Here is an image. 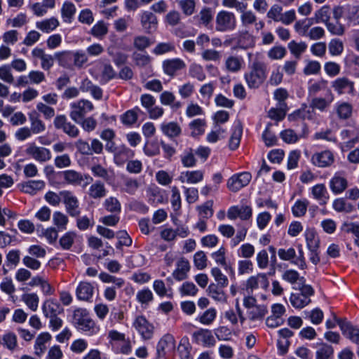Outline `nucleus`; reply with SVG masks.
<instances>
[{"label": "nucleus", "instance_id": "nucleus-1", "mask_svg": "<svg viewBox=\"0 0 359 359\" xmlns=\"http://www.w3.org/2000/svg\"><path fill=\"white\" fill-rule=\"evenodd\" d=\"M267 76V66L264 62L255 61L250 67V70L245 73L244 79L249 88H259Z\"/></svg>", "mask_w": 359, "mask_h": 359}, {"label": "nucleus", "instance_id": "nucleus-2", "mask_svg": "<svg viewBox=\"0 0 359 359\" xmlns=\"http://www.w3.org/2000/svg\"><path fill=\"white\" fill-rule=\"evenodd\" d=\"M290 297V302L295 309H302L311 302V297L314 294V289L310 285L305 284L294 289Z\"/></svg>", "mask_w": 359, "mask_h": 359}, {"label": "nucleus", "instance_id": "nucleus-3", "mask_svg": "<svg viewBox=\"0 0 359 359\" xmlns=\"http://www.w3.org/2000/svg\"><path fill=\"white\" fill-rule=\"evenodd\" d=\"M237 20L233 13L227 11H219L215 18V29L220 32H231L236 29Z\"/></svg>", "mask_w": 359, "mask_h": 359}, {"label": "nucleus", "instance_id": "nucleus-4", "mask_svg": "<svg viewBox=\"0 0 359 359\" xmlns=\"http://www.w3.org/2000/svg\"><path fill=\"white\" fill-rule=\"evenodd\" d=\"M156 99L151 94L144 93L140 96V103L146 109L149 117L151 119H158L164 114V109L162 107L156 105Z\"/></svg>", "mask_w": 359, "mask_h": 359}, {"label": "nucleus", "instance_id": "nucleus-5", "mask_svg": "<svg viewBox=\"0 0 359 359\" xmlns=\"http://www.w3.org/2000/svg\"><path fill=\"white\" fill-rule=\"evenodd\" d=\"M71 111L69 116L75 122H79V119L83 118L86 114L93 110V103L88 100H80L74 102L70 104Z\"/></svg>", "mask_w": 359, "mask_h": 359}, {"label": "nucleus", "instance_id": "nucleus-6", "mask_svg": "<svg viewBox=\"0 0 359 359\" xmlns=\"http://www.w3.org/2000/svg\"><path fill=\"white\" fill-rule=\"evenodd\" d=\"M25 154L39 163H45L51 159L52 155L49 149L37 146L34 142L27 144Z\"/></svg>", "mask_w": 359, "mask_h": 359}, {"label": "nucleus", "instance_id": "nucleus-7", "mask_svg": "<svg viewBox=\"0 0 359 359\" xmlns=\"http://www.w3.org/2000/svg\"><path fill=\"white\" fill-rule=\"evenodd\" d=\"M252 180V175L249 172H242L233 174L226 182V187L232 192H238L243 187H247Z\"/></svg>", "mask_w": 359, "mask_h": 359}, {"label": "nucleus", "instance_id": "nucleus-8", "mask_svg": "<svg viewBox=\"0 0 359 359\" xmlns=\"http://www.w3.org/2000/svg\"><path fill=\"white\" fill-rule=\"evenodd\" d=\"M331 87L339 95H353L355 83L346 76L339 77L331 82Z\"/></svg>", "mask_w": 359, "mask_h": 359}, {"label": "nucleus", "instance_id": "nucleus-9", "mask_svg": "<svg viewBox=\"0 0 359 359\" xmlns=\"http://www.w3.org/2000/svg\"><path fill=\"white\" fill-rule=\"evenodd\" d=\"M60 195L62 197L67 212L72 217L79 216L81 210L77 197L69 191H60Z\"/></svg>", "mask_w": 359, "mask_h": 359}, {"label": "nucleus", "instance_id": "nucleus-10", "mask_svg": "<svg viewBox=\"0 0 359 359\" xmlns=\"http://www.w3.org/2000/svg\"><path fill=\"white\" fill-rule=\"evenodd\" d=\"M53 124L55 128L62 130L72 138L77 137L79 135V129L74 124L69 122L65 115L57 116L54 119Z\"/></svg>", "mask_w": 359, "mask_h": 359}, {"label": "nucleus", "instance_id": "nucleus-11", "mask_svg": "<svg viewBox=\"0 0 359 359\" xmlns=\"http://www.w3.org/2000/svg\"><path fill=\"white\" fill-rule=\"evenodd\" d=\"M34 62L36 63L37 60H41V67L44 71H49L55 62V55H52L46 53L45 50L39 47L34 48L31 53Z\"/></svg>", "mask_w": 359, "mask_h": 359}, {"label": "nucleus", "instance_id": "nucleus-12", "mask_svg": "<svg viewBox=\"0 0 359 359\" xmlns=\"http://www.w3.org/2000/svg\"><path fill=\"white\" fill-rule=\"evenodd\" d=\"M133 325L144 339L147 340L152 338L154 327L144 316H137Z\"/></svg>", "mask_w": 359, "mask_h": 359}, {"label": "nucleus", "instance_id": "nucleus-13", "mask_svg": "<svg viewBox=\"0 0 359 359\" xmlns=\"http://www.w3.org/2000/svg\"><path fill=\"white\" fill-rule=\"evenodd\" d=\"M252 217V208L248 205H233L227 210V217L230 220L237 218L241 220H249Z\"/></svg>", "mask_w": 359, "mask_h": 359}, {"label": "nucleus", "instance_id": "nucleus-14", "mask_svg": "<svg viewBox=\"0 0 359 359\" xmlns=\"http://www.w3.org/2000/svg\"><path fill=\"white\" fill-rule=\"evenodd\" d=\"M175 349V340L172 335L167 334L158 341L156 347V353L158 358L171 354Z\"/></svg>", "mask_w": 359, "mask_h": 359}, {"label": "nucleus", "instance_id": "nucleus-15", "mask_svg": "<svg viewBox=\"0 0 359 359\" xmlns=\"http://www.w3.org/2000/svg\"><path fill=\"white\" fill-rule=\"evenodd\" d=\"M335 319L344 336L359 346V328L346 320Z\"/></svg>", "mask_w": 359, "mask_h": 359}, {"label": "nucleus", "instance_id": "nucleus-16", "mask_svg": "<svg viewBox=\"0 0 359 359\" xmlns=\"http://www.w3.org/2000/svg\"><path fill=\"white\" fill-rule=\"evenodd\" d=\"M139 18L142 29L147 33L154 32L158 27V19L151 11H144L139 14Z\"/></svg>", "mask_w": 359, "mask_h": 359}, {"label": "nucleus", "instance_id": "nucleus-17", "mask_svg": "<svg viewBox=\"0 0 359 359\" xmlns=\"http://www.w3.org/2000/svg\"><path fill=\"white\" fill-rule=\"evenodd\" d=\"M311 163L319 168L330 166L334 161V156L330 150L316 152L311 158Z\"/></svg>", "mask_w": 359, "mask_h": 359}, {"label": "nucleus", "instance_id": "nucleus-18", "mask_svg": "<svg viewBox=\"0 0 359 359\" xmlns=\"http://www.w3.org/2000/svg\"><path fill=\"white\" fill-rule=\"evenodd\" d=\"M162 67L164 74L171 77L176 75L177 72L184 69L186 64L180 58L167 59L163 61Z\"/></svg>", "mask_w": 359, "mask_h": 359}, {"label": "nucleus", "instance_id": "nucleus-19", "mask_svg": "<svg viewBox=\"0 0 359 359\" xmlns=\"http://www.w3.org/2000/svg\"><path fill=\"white\" fill-rule=\"evenodd\" d=\"M194 341L205 347H212L215 345L216 341L209 330L200 329L193 333Z\"/></svg>", "mask_w": 359, "mask_h": 359}, {"label": "nucleus", "instance_id": "nucleus-20", "mask_svg": "<svg viewBox=\"0 0 359 359\" xmlns=\"http://www.w3.org/2000/svg\"><path fill=\"white\" fill-rule=\"evenodd\" d=\"M95 287L92 283L81 281L76 288V296L79 300L91 302L94 294Z\"/></svg>", "mask_w": 359, "mask_h": 359}, {"label": "nucleus", "instance_id": "nucleus-21", "mask_svg": "<svg viewBox=\"0 0 359 359\" xmlns=\"http://www.w3.org/2000/svg\"><path fill=\"white\" fill-rule=\"evenodd\" d=\"M191 266L189 260L184 257L180 258L176 262V269L173 271L172 276L175 280L182 281L188 278Z\"/></svg>", "mask_w": 359, "mask_h": 359}, {"label": "nucleus", "instance_id": "nucleus-22", "mask_svg": "<svg viewBox=\"0 0 359 359\" xmlns=\"http://www.w3.org/2000/svg\"><path fill=\"white\" fill-rule=\"evenodd\" d=\"M204 171L201 170H187L180 172L178 180L182 183L198 184L203 180Z\"/></svg>", "mask_w": 359, "mask_h": 359}, {"label": "nucleus", "instance_id": "nucleus-23", "mask_svg": "<svg viewBox=\"0 0 359 359\" xmlns=\"http://www.w3.org/2000/svg\"><path fill=\"white\" fill-rule=\"evenodd\" d=\"M326 91L328 94L332 93L328 87L327 80L320 79L318 80H310L308 86V94L310 97H316L320 92Z\"/></svg>", "mask_w": 359, "mask_h": 359}, {"label": "nucleus", "instance_id": "nucleus-24", "mask_svg": "<svg viewBox=\"0 0 359 359\" xmlns=\"http://www.w3.org/2000/svg\"><path fill=\"white\" fill-rule=\"evenodd\" d=\"M269 285V282L265 273H258L256 276H250L246 281L245 287L247 290L252 292L257 289L259 286L266 289Z\"/></svg>", "mask_w": 359, "mask_h": 359}, {"label": "nucleus", "instance_id": "nucleus-25", "mask_svg": "<svg viewBox=\"0 0 359 359\" xmlns=\"http://www.w3.org/2000/svg\"><path fill=\"white\" fill-rule=\"evenodd\" d=\"M341 137L344 141L341 145L343 150L352 148L359 141V133L355 129L343 130Z\"/></svg>", "mask_w": 359, "mask_h": 359}, {"label": "nucleus", "instance_id": "nucleus-26", "mask_svg": "<svg viewBox=\"0 0 359 359\" xmlns=\"http://www.w3.org/2000/svg\"><path fill=\"white\" fill-rule=\"evenodd\" d=\"M42 311L46 318L57 316L63 311V309L57 299L50 298L44 301Z\"/></svg>", "mask_w": 359, "mask_h": 359}, {"label": "nucleus", "instance_id": "nucleus-27", "mask_svg": "<svg viewBox=\"0 0 359 359\" xmlns=\"http://www.w3.org/2000/svg\"><path fill=\"white\" fill-rule=\"evenodd\" d=\"M311 194L312 197L316 200L320 205H326L330 199L327 189L324 184H317L312 187Z\"/></svg>", "mask_w": 359, "mask_h": 359}, {"label": "nucleus", "instance_id": "nucleus-28", "mask_svg": "<svg viewBox=\"0 0 359 359\" xmlns=\"http://www.w3.org/2000/svg\"><path fill=\"white\" fill-rule=\"evenodd\" d=\"M63 175L65 180L72 184H81L82 181L86 180V182L84 185L86 186L90 182H93V178L90 175H86L83 176L80 172L73 170H66L64 172Z\"/></svg>", "mask_w": 359, "mask_h": 359}, {"label": "nucleus", "instance_id": "nucleus-29", "mask_svg": "<svg viewBox=\"0 0 359 359\" xmlns=\"http://www.w3.org/2000/svg\"><path fill=\"white\" fill-rule=\"evenodd\" d=\"M282 278L290 283L293 290L306 284L304 277L300 276L299 273L294 269H288L284 271Z\"/></svg>", "mask_w": 359, "mask_h": 359}, {"label": "nucleus", "instance_id": "nucleus-30", "mask_svg": "<svg viewBox=\"0 0 359 359\" xmlns=\"http://www.w3.org/2000/svg\"><path fill=\"white\" fill-rule=\"evenodd\" d=\"M244 65V60L241 56L229 55L224 62L225 69L231 73L241 71Z\"/></svg>", "mask_w": 359, "mask_h": 359}, {"label": "nucleus", "instance_id": "nucleus-31", "mask_svg": "<svg viewBox=\"0 0 359 359\" xmlns=\"http://www.w3.org/2000/svg\"><path fill=\"white\" fill-rule=\"evenodd\" d=\"M51 335L48 332H43L38 335L34 344V354L41 357L45 353L46 344L51 340Z\"/></svg>", "mask_w": 359, "mask_h": 359}, {"label": "nucleus", "instance_id": "nucleus-32", "mask_svg": "<svg viewBox=\"0 0 359 359\" xmlns=\"http://www.w3.org/2000/svg\"><path fill=\"white\" fill-rule=\"evenodd\" d=\"M135 153L128 147L122 145L115 151L114 155V163L118 165H122L126 161L134 156Z\"/></svg>", "mask_w": 359, "mask_h": 359}, {"label": "nucleus", "instance_id": "nucleus-33", "mask_svg": "<svg viewBox=\"0 0 359 359\" xmlns=\"http://www.w3.org/2000/svg\"><path fill=\"white\" fill-rule=\"evenodd\" d=\"M160 128L162 133L170 138L177 137L182 133L180 125L174 121L163 122L161 124Z\"/></svg>", "mask_w": 359, "mask_h": 359}, {"label": "nucleus", "instance_id": "nucleus-34", "mask_svg": "<svg viewBox=\"0 0 359 359\" xmlns=\"http://www.w3.org/2000/svg\"><path fill=\"white\" fill-rule=\"evenodd\" d=\"M311 18L299 20L294 25V29L299 36L307 37L310 28L314 24Z\"/></svg>", "mask_w": 359, "mask_h": 359}, {"label": "nucleus", "instance_id": "nucleus-35", "mask_svg": "<svg viewBox=\"0 0 359 359\" xmlns=\"http://www.w3.org/2000/svg\"><path fill=\"white\" fill-rule=\"evenodd\" d=\"M73 52L69 50H63L55 53V60L58 65L66 69H71L73 66Z\"/></svg>", "mask_w": 359, "mask_h": 359}, {"label": "nucleus", "instance_id": "nucleus-36", "mask_svg": "<svg viewBox=\"0 0 359 359\" xmlns=\"http://www.w3.org/2000/svg\"><path fill=\"white\" fill-rule=\"evenodd\" d=\"M347 180L339 174H335L330 180V187L334 194L342 193L347 187Z\"/></svg>", "mask_w": 359, "mask_h": 359}, {"label": "nucleus", "instance_id": "nucleus-37", "mask_svg": "<svg viewBox=\"0 0 359 359\" xmlns=\"http://www.w3.org/2000/svg\"><path fill=\"white\" fill-rule=\"evenodd\" d=\"M60 25L59 20L52 17L36 22V27L44 33L54 31Z\"/></svg>", "mask_w": 359, "mask_h": 359}, {"label": "nucleus", "instance_id": "nucleus-38", "mask_svg": "<svg viewBox=\"0 0 359 359\" xmlns=\"http://www.w3.org/2000/svg\"><path fill=\"white\" fill-rule=\"evenodd\" d=\"M45 182L43 180H31L22 184L21 191L30 195H35L38 191L43 189Z\"/></svg>", "mask_w": 359, "mask_h": 359}, {"label": "nucleus", "instance_id": "nucleus-39", "mask_svg": "<svg viewBox=\"0 0 359 359\" xmlns=\"http://www.w3.org/2000/svg\"><path fill=\"white\" fill-rule=\"evenodd\" d=\"M224 287L216 283H211L208 288V295L216 302H224L226 300V295L223 290Z\"/></svg>", "mask_w": 359, "mask_h": 359}, {"label": "nucleus", "instance_id": "nucleus-40", "mask_svg": "<svg viewBox=\"0 0 359 359\" xmlns=\"http://www.w3.org/2000/svg\"><path fill=\"white\" fill-rule=\"evenodd\" d=\"M306 245L310 252L318 250L320 239L316 232L312 229H308L305 231Z\"/></svg>", "mask_w": 359, "mask_h": 359}, {"label": "nucleus", "instance_id": "nucleus-41", "mask_svg": "<svg viewBox=\"0 0 359 359\" xmlns=\"http://www.w3.org/2000/svg\"><path fill=\"white\" fill-rule=\"evenodd\" d=\"M333 100L334 95L332 93L328 94V97L327 98L313 97L311 102V107L313 109L323 111L330 107Z\"/></svg>", "mask_w": 359, "mask_h": 359}, {"label": "nucleus", "instance_id": "nucleus-42", "mask_svg": "<svg viewBox=\"0 0 359 359\" xmlns=\"http://www.w3.org/2000/svg\"><path fill=\"white\" fill-rule=\"evenodd\" d=\"M107 191L104 184L97 181L90 185L88 189V195L91 198L100 199L104 198L107 195Z\"/></svg>", "mask_w": 359, "mask_h": 359}, {"label": "nucleus", "instance_id": "nucleus-43", "mask_svg": "<svg viewBox=\"0 0 359 359\" xmlns=\"http://www.w3.org/2000/svg\"><path fill=\"white\" fill-rule=\"evenodd\" d=\"M76 11V6L72 2L69 1H65L61 8V15L64 22L67 23L72 22Z\"/></svg>", "mask_w": 359, "mask_h": 359}, {"label": "nucleus", "instance_id": "nucleus-44", "mask_svg": "<svg viewBox=\"0 0 359 359\" xmlns=\"http://www.w3.org/2000/svg\"><path fill=\"white\" fill-rule=\"evenodd\" d=\"M141 110L138 107L126 111L120 117L122 123L127 126H131L137 121L138 113Z\"/></svg>", "mask_w": 359, "mask_h": 359}, {"label": "nucleus", "instance_id": "nucleus-45", "mask_svg": "<svg viewBox=\"0 0 359 359\" xmlns=\"http://www.w3.org/2000/svg\"><path fill=\"white\" fill-rule=\"evenodd\" d=\"M330 7L327 5H325L315 12L313 18H311V19H313L316 24L320 22L326 24L328 21H330Z\"/></svg>", "mask_w": 359, "mask_h": 359}, {"label": "nucleus", "instance_id": "nucleus-46", "mask_svg": "<svg viewBox=\"0 0 359 359\" xmlns=\"http://www.w3.org/2000/svg\"><path fill=\"white\" fill-rule=\"evenodd\" d=\"M29 118L31 125L29 129L31 130L33 134H39L45 131L46 125L39 118V115L36 113L29 114Z\"/></svg>", "mask_w": 359, "mask_h": 359}, {"label": "nucleus", "instance_id": "nucleus-47", "mask_svg": "<svg viewBox=\"0 0 359 359\" xmlns=\"http://www.w3.org/2000/svg\"><path fill=\"white\" fill-rule=\"evenodd\" d=\"M206 126V121L203 118L193 120L189 124L191 136L196 137L203 135L205 130Z\"/></svg>", "mask_w": 359, "mask_h": 359}, {"label": "nucleus", "instance_id": "nucleus-48", "mask_svg": "<svg viewBox=\"0 0 359 359\" xmlns=\"http://www.w3.org/2000/svg\"><path fill=\"white\" fill-rule=\"evenodd\" d=\"M21 299L32 311H37L39 297L36 293H25L21 296Z\"/></svg>", "mask_w": 359, "mask_h": 359}, {"label": "nucleus", "instance_id": "nucleus-49", "mask_svg": "<svg viewBox=\"0 0 359 359\" xmlns=\"http://www.w3.org/2000/svg\"><path fill=\"white\" fill-rule=\"evenodd\" d=\"M77 329L85 332L88 336L95 335L100 330V326L90 317L85 322H83V324Z\"/></svg>", "mask_w": 359, "mask_h": 359}, {"label": "nucleus", "instance_id": "nucleus-50", "mask_svg": "<svg viewBox=\"0 0 359 359\" xmlns=\"http://www.w3.org/2000/svg\"><path fill=\"white\" fill-rule=\"evenodd\" d=\"M53 222L58 231H65L69 223L68 217L60 211H55L53 215Z\"/></svg>", "mask_w": 359, "mask_h": 359}, {"label": "nucleus", "instance_id": "nucleus-51", "mask_svg": "<svg viewBox=\"0 0 359 359\" xmlns=\"http://www.w3.org/2000/svg\"><path fill=\"white\" fill-rule=\"evenodd\" d=\"M217 317V311L215 308H210L203 313L198 315L196 320L204 325H211Z\"/></svg>", "mask_w": 359, "mask_h": 359}, {"label": "nucleus", "instance_id": "nucleus-52", "mask_svg": "<svg viewBox=\"0 0 359 359\" xmlns=\"http://www.w3.org/2000/svg\"><path fill=\"white\" fill-rule=\"evenodd\" d=\"M278 108H271L268 111L269 117L274 121H280L285 117L286 115V104H278Z\"/></svg>", "mask_w": 359, "mask_h": 359}, {"label": "nucleus", "instance_id": "nucleus-53", "mask_svg": "<svg viewBox=\"0 0 359 359\" xmlns=\"http://www.w3.org/2000/svg\"><path fill=\"white\" fill-rule=\"evenodd\" d=\"M237 44L240 48L247 49L250 47H252L255 44V41L252 35L248 32H244L238 33Z\"/></svg>", "mask_w": 359, "mask_h": 359}, {"label": "nucleus", "instance_id": "nucleus-54", "mask_svg": "<svg viewBox=\"0 0 359 359\" xmlns=\"http://www.w3.org/2000/svg\"><path fill=\"white\" fill-rule=\"evenodd\" d=\"M175 50V46L173 42H161L158 43L152 50V53L156 55H161Z\"/></svg>", "mask_w": 359, "mask_h": 359}, {"label": "nucleus", "instance_id": "nucleus-55", "mask_svg": "<svg viewBox=\"0 0 359 359\" xmlns=\"http://www.w3.org/2000/svg\"><path fill=\"white\" fill-rule=\"evenodd\" d=\"M288 48L291 53L297 59H299L302 54L305 52L307 48V44L305 42H296L295 41H291L288 43Z\"/></svg>", "mask_w": 359, "mask_h": 359}, {"label": "nucleus", "instance_id": "nucleus-56", "mask_svg": "<svg viewBox=\"0 0 359 359\" xmlns=\"http://www.w3.org/2000/svg\"><path fill=\"white\" fill-rule=\"evenodd\" d=\"M99 278L102 282L104 283H113V286H116L117 288H121L125 284V280L122 278H117L106 272H101L99 274Z\"/></svg>", "mask_w": 359, "mask_h": 359}, {"label": "nucleus", "instance_id": "nucleus-57", "mask_svg": "<svg viewBox=\"0 0 359 359\" xmlns=\"http://www.w3.org/2000/svg\"><path fill=\"white\" fill-rule=\"evenodd\" d=\"M76 237V233L74 231L66 232L59 240L60 247L65 250H69L73 245Z\"/></svg>", "mask_w": 359, "mask_h": 359}, {"label": "nucleus", "instance_id": "nucleus-58", "mask_svg": "<svg viewBox=\"0 0 359 359\" xmlns=\"http://www.w3.org/2000/svg\"><path fill=\"white\" fill-rule=\"evenodd\" d=\"M199 22L204 26H208L213 19V11L210 8H203L196 16Z\"/></svg>", "mask_w": 359, "mask_h": 359}, {"label": "nucleus", "instance_id": "nucleus-59", "mask_svg": "<svg viewBox=\"0 0 359 359\" xmlns=\"http://www.w3.org/2000/svg\"><path fill=\"white\" fill-rule=\"evenodd\" d=\"M242 133L243 128L241 126L234 127L229 140V148L231 150H235L239 147Z\"/></svg>", "mask_w": 359, "mask_h": 359}, {"label": "nucleus", "instance_id": "nucleus-60", "mask_svg": "<svg viewBox=\"0 0 359 359\" xmlns=\"http://www.w3.org/2000/svg\"><path fill=\"white\" fill-rule=\"evenodd\" d=\"M179 292L182 297H194L197 294L198 289L194 283L186 281L179 287Z\"/></svg>", "mask_w": 359, "mask_h": 359}, {"label": "nucleus", "instance_id": "nucleus-61", "mask_svg": "<svg viewBox=\"0 0 359 359\" xmlns=\"http://www.w3.org/2000/svg\"><path fill=\"white\" fill-rule=\"evenodd\" d=\"M268 313V309L264 305H256L251 309L249 312V318L251 320H257L262 319Z\"/></svg>", "mask_w": 359, "mask_h": 359}, {"label": "nucleus", "instance_id": "nucleus-62", "mask_svg": "<svg viewBox=\"0 0 359 359\" xmlns=\"http://www.w3.org/2000/svg\"><path fill=\"white\" fill-rule=\"evenodd\" d=\"M334 349L332 346L322 344L316 353V359H330L333 356Z\"/></svg>", "mask_w": 359, "mask_h": 359}, {"label": "nucleus", "instance_id": "nucleus-63", "mask_svg": "<svg viewBox=\"0 0 359 359\" xmlns=\"http://www.w3.org/2000/svg\"><path fill=\"white\" fill-rule=\"evenodd\" d=\"M241 12V22L243 27H248L250 25H254L257 21V16L252 11H239Z\"/></svg>", "mask_w": 359, "mask_h": 359}, {"label": "nucleus", "instance_id": "nucleus-64", "mask_svg": "<svg viewBox=\"0 0 359 359\" xmlns=\"http://www.w3.org/2000/svg\"><path fill=\"white\" fill-rule=\"evenodd\" d=\"M180 158L182 165L186 168L194 167L196 164V159L191 149H186Z\"/></svg>", "mask_w": 359, "mask_h": 359}]
</instances>
